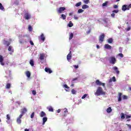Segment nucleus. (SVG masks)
<instances>
[{"instance_id": "obj_1", "label": "nucleus", "mask_w": 131, "mask_h": 131, "mask_svg": "<svg viewBox=\"0 0 131 131\" xmlns=\"http://www.w3.org/2000/svg\"><path fill=\"white\" fill-rule=\"evenodd\" d=\"M96 96H102L106 95V92L103 91V88L101 86L98 87L96 92L95 93Z\"/></svg>"}, {"instance_id": "obj_2", "label": "nucleus", "mask_w": 131, "mask_h": 131, "mask_svg": "<svg viewBox=\"0 0 131 131\" xmlns=\"http://www.w3.org/2000/svg\"><path fill=\"white\" fill-rule=\"evenodd\" d=\"M130 8H131V4H129L128 6L126 5H124L122 7V11H125L129 10Z\"/></svg>"}, {"instance_id": "obj_3", "label": "nucleus", "mask_w": 131, "mask_h": 131, "mask_svg": "<svg viewBox=\"0 0 131 131\" xmlns=\"http://www.w3.org/2000/svg\"><path fill=\"white\" fill-rule=\"evenodd\" d=\"M109 62L110 64H114L116 63V58H115V57L114 56H112L109 58Z\"/></svg>"}, {"instance_id": "obj_4", "label": "nucleus", "mask_w": 131, "mask_h": 131, "mask_svg": "<svg viewBox=\"0 0 131 131\" xmlns=\"http://www.w3.org/2000/svg\"><path fill=\"white\" fill-rule=\"evenodd\" d=\"M104 38H105V34L102 33L99 36V41L100 43H102L104 41Z\"/></svg>"}, {"instance_id": "obj_5", "label": "nucleus", "mask_w": 131, "mask_h": 131, "mask_svg": "<svg viewBox=\"0 0 131 131\" xmlns=\"http://www.w3.org/2000/svg\"><path fill=\"white\" fill-rule=\"evenodd\" d=\"M66 10V8L65 7H59L57 9V12L58 13V14H62L64 11Z\"/></svg>"}, {"instance_id": "obj_6", "label": "nucleus", "mask_w": 131, "mask_h": 131, "mask_svg": "<svg viewBox=\"0 0 131 131\" xmlns=\"http://www.w3.org/2000/svg\"><path fill=\"white\" fill-rule=\"evenodd\" d=\"M38 39L39 40H41L42 42H44L45 40H46V37H45V35L42 33L40 36L38 37Z\"/></svg>"}, {"instance_id": "obj_7", "label": "nucleus", "mask_w": 131, "mask_h": 131, "mask_svg": "<svg viewBox=\"0 0 131 131\" xmlns=\"http://www.w3.org/2000/svg\"><path fill=\"white\" fill-rule=\"evenodd\" d=\"M95 83L97 84V85H99V86L101 85H102V86H105V83H102L99 80H96Z\"/></svg>"}, {"instance_id": "obj_8", "label": "nucleus", "mask_w": 131, "mask_h": 131, "mask_svg": "<svg viewBox=\"0 0 131 131\" xmlns=\"http://www.w3.org/2000/svg\"><path fill=\"white\" fill-rule=\"evenodd\" d=\"M24 18L26 20H29L31 18V15L28 13H26L24 15Z\"/></svg>"}, {"instance_id": "obj_9", "label": "nucleus", "mask_w": 131, "mask_h": 131, "mask_svg": "<svg viewBox=\"0 0 131 131\" xmlns=\"http://www.w3.org/2000/svg\"><path fill=\"white\" fill-rule=\"evenodd\" d=\"M72 58V53L71 51H70L69 53L68 54L67 56V59L69 62H70V60H71Z\"/></svg>"}, {"instance_id": "obj_10", "label": "nucleus", "mask_w": 131, "mask_h": 131, "mask_svg": "<svg viewBox=\"0 0 131 131\" xmlns=\"http://www.w3.org/2000/svg\"><path fill=\"white\" fill-rule=\"evenodd\" d=\"M45 58H46V54L45 53H41L40 54L39 59L41 61L42 60H45Z\"/></svg>"}, {"instance_id": "obj_11", "label": "nucleus", "mask_w": 131, "mask_h": 131, "mask_svg": "<svg viewBox=\"0 0 131 131\" xmlns=\"http://www.w3.org/2000/svg\"><path fill=\"white\" fill-rule=\"evenodd\" d=\"M0 63L2 66L5 65V63H4V57L2 55H0Z\"/></svg>"}, {"instance_id": "obj_12", "label": "nucleus", "mask_w": 131, "mask_h": 131, "mask_svg": "<svg viewBox=\"0 0 131 131\" xmlns=\"http://www.w3.org/2000/svg\"><path fill=\"white\" fill-rule=\"evenodd\" d=\"M45 71H46V72H47V73H52L53 72V71H52L51 70V69L49 68H45Z\"/></svg>"}, {"instance_id": "obj_13", "label": "nucleus", "mask_w": 131, "mask_h": 131, "mask_svg": "<svg viewBox=\"0 0 131 131\" xmlns=\"http://www.w3.org/2000/svg\"><path fill=\"white\" fill-rule=\"evenodd\" d=\"M104 49H106V50H111V49H112V47L109 45V44H105L104 45Z\"/></svg>"}, {"instance_id": "obj_14", "label": "nucleus", "mask_w": 131, "mask_h": 131, "mask_svg": "<svg viewBox=\"0 0 131 131\" xmlns=\"http://www.w3.org/2000/svg\"><path fill=\"white\" fill-rule=\"evenodd\" d=\"M27 112V109L26 107H24L21 109V114H25Z\"/></svg>"}, {"instance_id": "obj_15", "label": "nucleus", "mask_w": 131, "mask_h": 131, "mask_svg": "<svg viewBox=\"0 0 131 131\" xmlns=\"http://www.w3.org/2000/svg\"><path fill=\"white\" fill-rule=\"evenodd\" d=\"M118 102H121V97H122V93H119L118 94Z\"/></svg>"}, {"instance_id": "obj_16", "label": "nucleus", "mask_w": 131, "mask_h": 131, "mask_svg": "<svg viewBox=\"0 0 131 131\" xmlns=\"http://www.w3.org/2000/svg\"><path fill=\"white\" fill-rule=\"evenodd\" d=\"M68 113V110L67 108H65L63 115V117H66V116L67 115V114Z\"/></svg>"}, {"instance_id": "obj_17", "label": "nucleus", "mask_w": 131, "mask_h": 131, "mask_svg": "<svg viewBox=\"0 0 131 131\" xmlns=\"http://www.w3.org/2000/svg\"><path fill=\"white\" fill-rule=\"evenodd\" d=\"M113 70H115L117 74H119V71L118 70V68L117 67H114L113 68Z\"/></svg>"}, {"instance_id": "obj_18", "label": "nucleus", "mask_w": 131, "mask_h": 131, "mask_svg": "<svg viewBox=\"0 0 131 131\" xmlns=\"http://www.w3.org/2000/svg\"><path fill=\"white\" fill-rule=\"evenodd\" d=\"M47 115V114H46V113H45L44 112H41L40 113V117H45V116H46Z\"/></svg>"}, {"instance_id": "obj_19", "label": "nucleus", "mask_w": 131, "mask_h": 131, "mask_svg": "<svg viewBox=\"0 0 131 131\" xmlns=\"http://www.w3.org/2000/svg\"><path fill=\"white\" fill-rule=\"evenodd\" d=\"M42 120H43L42 125H43L45 124V123H46V122H47V121H48V118L43 117L42 118Z\"/></svg>"}, {"instance_id": "obj_20", "label": "nucleus", "mask_w": 131, "mask_h": 131, "mask_svg": "<svg viewBox=\"0 0 131 131\" xmlns=\"http://www.w3.org/2000/svg\"><path fill=\"white\" fill-rule=\"evenodd\" d=\"M106 112L107 113H111V112H112V108H111V107H109L107 108Z\"/></svg>"}, {"instance_id": "obj_21", "label": "nucleus", "mask_w": 131, "mask_h": 131, "mask_svg": "<svg viewBox=\"0 0 131 131\" xmlns=\"http://www.w3.org/2000/svg\"><path fill=\"white\" fill-rule=\"evenodd\" d=\"M108 43H112L113 42V39L112 38H110L107 39Z\"/></svg>"}, {"instance_id": "obj_22", "label": "nucleus", "mask_w": 131, "mask_h": 131, "mask_svg": "<svg viewBox=\"0 0 131 131\" xmlns=\"http://www.w3.org/2000/svg\"><path fill=\"white\" fill-rule=\"evenodd\" d=\"M50 112H54V108L52 106H50L47 108Z\"/></svg>"}, {"instance_id": "obj_23", "label": "nucleus", "mask_w": 131, "mask_h": 131, "mask_svg": "<svg viewBox=\"0 0 131 131\" xmlns=\"http://www.w3.org/2000/svg\"><path fill=\"white\" fill-rule=\"evenodd\" d=\"M16 122H17V123H18V124H20L21 122H22V120H21V119L17 118L16 120Z\"/></svg>"}, {"instance_id": "obj_24", "label": "nucleus", "mask_w": 131, "mask_h": 131, "mask_svg": "<svg viewBox=\"0 0 131 131\" xmlns=\"http://www.w3.org/2000/svg\"><path fill=\"white\" fill-rule=\"evenodd\" d=\"M113 81L114 82L116 81V78L115 76L113 77L112 79H110L109 82H112Z\"/></svg>"}, {"instance_id": "obj_25", "label": "nucleus", "mask_w": 131, "mask_h": 131, "mask_svg": "<svg viewBox=\"0 0 131 131\" xmlns=\"http://www.w3.org/2000/svg\"><path fill=\"white\" fill-rule=\"evenodd\" d=\"M26 74L27 76V77H28L29 78V77H30V76L31 75V74L30 73V72L29 71H27L26 73Z\"/></svg>"}, {"instance_id": "obj_26", "label": "nucleus", "mask_w": 131, "mask_h": 131, "mask_svg": "<svg viewBox=\"0 0 131 131\" xmlns=\"http://www.w3.org/2000/svg\"><path fill=\"white\" fill-rule=\"evenodd\" d=\"M82 9H83V10H84L85 9H89V6H88L86 5H83L82 6Z\"/></svg>"}, {"instance_id": "obj_27", "label": "nucleus", "mask_w": 131, "mask_h": 131, "mask_svg": "<svg viewBox=\"0 0 131 131\" xmlns=\"http://www.w3.org/2000/svg\"><path fill=\"white\" fill-rule=\"evenodd\" d=\"M30 64L32 67L34 66V61L33 60L31 59L30 60Z\"/></svg>"}, {"instance_id": "obj_28", "label": "nucleus", "mask_w": 131, "mask_h": 131, "mask_svg": "<svg viewBox=\"0 0 131 131\" xmlns=\"http://www.w3.org/2000/svg\"><path fill=\"white\" fill-rule=\"evenodd\" d=\"M60 18L63 19V20H66V15L65 14H61Z\"/></svg>"}, {"instance_id": "obj_29", "label": "nucleus", "mask_w": 131, "mask_h": 131, "mask_svg": "<svg viewBox=\"0 0 131 131\" xmlns=\"http://www.w3.org/2000/svg\"><path fill=\"white\" fill-rule=\"evenodd\" d=\"M12 46H10L8 48V51L9 52H11V51L12 52V53H14V49H12Z\"/></svg>"}, {"instance_id": "obj_30", "label": "nucleus", "mask_w": 131, "mask_h": 131, "mask_svg": "<svg viewBox=\"0 0 131 131\" xmlns=\"http://www.w3.org/2000/svg\"><path fill=\"white\" fill-rule=\"evenodd\" d=\"M69 27H72L73 26V23H72V21H70L68 24Z\"/></svg>"}, {"instance_id": "obj_31", "label": "nucleus", "mask_w": 131, "mask_h": 131, "mask_svg": "<svg viewBox=\"0 0 131 131\" xmlns=\"http://www.w3.org/2000/svg\"><path fill=\"white\" fill-rule=\"evenodd\" d=\"M72 38H73V33H71L70 34V37H69L70 40H71V39H72Z\"/></svg>"}, {"instance_id": "obj_32", "label": "nucleus", "mask_w": 131, "mask_h": 131, "mask_svg": "<svg viewBox=\"0 0 131 131\" xmlns=\"http://www.w3.org/2000/svg\"><path fill=\"white\" fill-rule=\"evenodd\" d=\"M0 10H2V11L5 10V8H4V6H3V4H2V3H0Z\"/></svg>"}, {"instance_id": "obj_33", "label": "nucleus", "mask_w": 131, "mask_h": 131, "mask_svg": "<svg viewBox=\"0 0 131 131\" xmlns=\"http://www.w3.org/2000/svg\"><path fill=\"white\" fill-rule=\"evenodd\" d=\"M6 89H10V88H11V84L10 83H8L7 84H6Z\"/></svg>"}, {"instance_id": "obj_34", "label": "nucleus", "mask_w": 131, "mask_h": 131, "mask_svg": "<svg viewBox=\"0 0 131 131\" xmlns=\"http://www.w3.org/2000/svg\"><path fill=\"white\" fill-rule=\"evenodd\" d=\"M84 4L88 5L90 3V0H83Z\"/></svg>"}, {"instance_id": "obj_35", "label": "nucleus", "mask_w": 131, "mask_h": 131, "mask_svg": "<svg viewBox=\"0 0 131 131\" xmlns=\"http://www.w3.org/2000/svg\"><path fill=\"white\" fill-rule=\"evenodd\" d=\"M121 118L122 119H124L125 118V116L124 115V113H121Z\"/></svg>"}, {"instance_id": "obj_36", "label": "nucleus", "mask_w": 131, "mask_h": 131, "mask_svg": "<svg viewBox=\"0 0 131 131\" xmlns=\"http://www.w3.org/2000/svg\"><path fill=\"white\" fill-rule=\"evenodd\" d=\"M108 5V2H105L104 3L102 4V7H106Z\"/></svg>"}, {"instance_id": "obj_37", "label": "nucleus", "mask_w": 131, "mask_h": 131, "mask_svg": "<svg viewBox=\"0 0 131 131\" xmlns=\"http://www.w3.org/2000/svg\"><path fill=\"white\" fill-rule=\"evenodd\" d=\"M76 7H79L80 6H81V2H80L78 3H77L76 5H75Z\"/></svg>"}, {"instance_id": "obj_38", "label": "nucleus", "mask_w": 131, "mask_h": 131, "mask_svg": "<svg viewBox=\"0 0 131 131\" xmlns=\"http://www.w3.org/2000/svg\"><path fill=\"white\" fill-rule=\"evenodd\" d=\"M72 94L73 95H75L76 94V91L74 89H72Z\"/></svg>"}, {"instance_id": "obj_39", "label": "nucleus", "mask_w": 131, "mask_h": 131, "mask_svg": "<svg viewBox=\"0 0 131 131\" xmlns=\"http://www.w3.org/2000/svg\"><path fill=\"white\" fill-rule=\"evenodd\" d=\"M78 13H79V14L80 13H83V10L81 9H79L78 10Z\"/></svg>"}, {"instance_id": "obj_40", "label": "nucleus", "mask_w": 131, "mask_h": 131, "mask_svg": "<svg viewBox=\"0 0 131 131\" xmlns=\"http://www.w3.org/2000/svg\"><path fill=\"white\" fill-rule=\"evenodd\" d=\"M119 12V10H114L113 11V13H115V14H117Z\"/></svg>"}, {"instance_id": "obj_41", "label": "nucleus", "mask_w": 131, "mask_h": 131, "mask_svg": "<svg viewBox=\"0 0 131 131\" xmlns=\"http://www.w3.org/2000/svg\"><path fill=\"white\" fill-rule=\"evenodd\" d=\"M6 117L7 120H10V119H11V117H10V115H7Z\"/></svg>"}, {"instance_id": "obj_42", "label": "nucleus", "mask_w": 131, "mask_h": 131, "mask_svg": "<svg viewBox=\"0 0 131 131\" xmlns=\"http://www.w3.org/2000/svg\"><path fill=\"white\" fill-rule=\"evenodd\" d=\"M28 29L29 31H32V27H31V26H29Z\"/></svg>"}, {"instance_id": "obj_43", "label": "nucleus", "mask_w": 131, "mask_h": 131, "mask_svg": "<svg viewBox=\"0 0 131 131\" xmlns=\"http://www.w3.org/2000/svg\"><path fill=\"white\" fill-rule=\"evenodd\" d=\"M88 94H85L81 97V99H85V98H86Z\"/></svg>"}, {"instance_id": "obj_44", "label": "nucleus", "mask_w": 131, "mask_h": 131, "mask_svg": "<svg viewBox=\"0 0 131 131\" xmlns=\"http://www.w3.org/2000/svg\"><path fill=\"white\" fill-rule=\"evenodd\" d=\"M63 86H64L65 88V89H67L68 90H69V86H68V85H67V84H65L63 85Z\"/></svg>"}, {"instance_id": "obj_45", "label": "nucleus", "mask_w": 131, "mask_h": 131, "mask_svg": "<svg viewBox=\"0 0 131 131\" xmlns=\"http://www.w3.org/2000/svg\"><path fill=\"white\" fill-rule=\"evenodd\" d=\"M125 115L126 116V119H128V118H131V116H129V115H127L126 114H125Z\"/></svg>"}, {"instance_id": "obj_46", "label": "nucleus", "mask_w": 131, "mask_h": 131, "mask_svg": "<svg viewBox=\"0 0 131 131\" xmlns=\"http://www.w3.org/2000/svg\"><path fill=\"white\" fill-rule=\"evenodd\" d=\"M32 94L34 95V96H35V95H36V91L35 90H33Z\"/></svg>"}, {"instance_id": "obj_47", "label": "nucleus", "mask_w": 131, "mask_h": 131, "mask_svg": "<svg viewBox=\"0 0 131 131\" xmlns=\"http://www.w3.org/2000/svg\"><path fill=\"white\" fill-rule=\"evenodd\" d=\"M118 56H119V57H121V58H123V54L122 53L118 54Z\"/></svg>"}, {"instance_id": "obj_48", "label": "nucleus", "mask_w": 131, "mask_h": 131, "mask_svg": "<svg viewBox=\"0 0 131 131\" xmlns=\"http://www.w3.org/2000/svg\"><path fill=\"white\" fill-rule=\"evenodd\" d=\"M6 46H7V47H9V46H10V42L8 41H6Z\"/></svg>"}, {"instance_id": "obj_49", "label": "nucleus", "mask_w": 131, "mask_h": 131, "mask_svg": "<svg viewBox=\"0 0 131 131\" xmlns=\"http://www.w3.org/2000/svg\"><path fill=\"white\" fill-rule=\"evenodd\" d=\"M111 17H112V18H115V13H113L112 14H111Z\"/></svg>"}, {"instance_id": "obj_50", "label": "nucleus", "mask_w": 131, "mask_h": 131, "mask_svg": "<svg viewBox=\"0 0 131 131\" xmlns=\"http://www.w3.org/2000/svg\"><path fill=\"white\" fill-rule=\"evenodd\" d=\"M34 117V112H33L31 115V118H33Z\"/></svg>"}, {"instance_id": "obj_51", "label": "nucleus", "mask_w": 131, "mask_h": 131, "mask_svg": "<svg viewBox=\"0 0 131 131\" xmlns=\"http://www.w3.org/2000/svg\"><path fill=\"white\" fill-rule=\"evenodd\" d=\"M123 99L124 100H126V99H127V96H126V95H123Z\"/></svg>"}, {"instance_id": "obj_52", "label": "nucleus", "mask_w": 131, "mask_h": 131, "mask_svg": "<svg viewBox=\"0 0 131 131\" xmlns=\"http://www.w3.org/2000/svg\"><path fill=\"white\" fill-rule=\"evenodd\" d=\"M30 45H31V46H34V43H33V41H32V40L30 41Z\"/></svg>"}, {"instance_id": "obj_53", "label": "nucleus", "mask_w": 131, "mask_h": 131, "mask_svg": "<svg viewBox=\"0 0 131 131\" xmlns=\"http://www.w3.org/2000/svg\"><path fill=\"white\" fill-rule=\"evenodd\" d=\"M74 18L75 19V20H77L78 19V17H77V16L76 15H74Z\"/></svg>"}, {"instance_id": "obj_54", "label": "nucleus", "mask_w": 131, "mask_h": 131, "mask_svg": "<svg viewBox=\"0 0 131 131\" xmlns=\"http://www.w3.org/2000/svg\"><path fill=\"white\" fill-rule=\"evenodd\" d=\"M23 114L21 113V114L19 115V117L18 118H19V119H21L22 118V116H23Z\"/></svg>"}, {"instance_id": "obj_55", "label": "nucleus", "mask_w": 131, "mask_h": 131, "mask_svg": "<svg viewBox=\"0 0 131 131\" xmlns=\"http://www.w3.org/2000/svg\"><path fill=\"white\" fill-rule=\"evenodd\" d=\"M126 30L127 31H129V30H130V27H128V28H127L126 29Z\"/></svg>"}, {"instance_id": "obj_56", "label": "nucleus", "mask_w": 131, "mask_h": 131, "mask_svg": "<svg viewBox=\"0 0 131 131\" xmlns=\"http://www.w3.org/2000/svg\"><path fill=\"white\" fill-rule=\"evenodd\" d=\"M78 79V78L76 77V78H74L73 79V81H74L75 80H77Z\"/></svg>"}, {"instance_id": "obj_57", "label": "nucleus", "mask_w": 131, "mask_h": 131, "mask_svg": "<svg viewBox=\"0 0 131 131\" xmlns=\"http://www.w3.org/2000/svg\"><path fill=\"white\" fill-rule=\"evenodd\" d=\"M16 104H18L19 105H21V102L20 101H16Z\"/></svg>"}, {"instance_id": "obj_58", "label": "nucleus", "mask_w": 131, "mask_h": 131, "mask_svg": "<svg viewBox=\"0 0 131 131\" xmlns=\"http://www.w3.org/2000/svg\"><path fill=\"white\" fill-rule=\"evenodd\" d=\"M74 68H75V69H77L78 68V66L74 65Z\"/></svg>"}, {"instance_id": "obj_59", "label": "nucleus", "mask_w": 131, "mask_h": 131, "mask_svg": "<svg viewBox=\"0 0 131 131\" xmlns=\"http://www.w3.org/2000/svg\"><path fill=\"white\" fill-rule=\"evenodd\" d=\"M126 125L128 126V127H129V128H131V125L130 124H126Z\"/></svg>"}, {"instance_id": "obj_60", "label": "nucleus", "mask_w": 131, "mask_h": 131, "mask_svg": "<svg viewBox=\"0 0 131 131\" xmlns=\"http://www.w3.org/2000/svg\"><path fill=\"white\" fill-rule=\"evenodd\" d=\"M117 8H118V6H117V5H114V9H117Z\"/></svg>"}, {"instance_id": "obj_61", "label": "nucleus", "mask_w": 131, "mask_h": 131, "mask_svg": "<svg viewBox=\"0 0 131 131\" xmlns=\"http://www.w3.org/2000/svg\"><path fill=\"white\" fill-rule=\"evenodd\" d=\"M57 113H60L61 112V110L58 109V110L57 111Z\"/></svg>"}, {"instance_id": "obj_62", "label": "nucleus", "mask_w": 131, "mask_h": 131, "mask_svg": "<svg viewBox=\"0 0 131 131\" xmlns=\"http://www.w3.org/2000/svg\"><path fill=\"white\" fill-rule=\"evenodd\" d=\"M86 33H87V34L91 33V30H89L88 32H86Z\"/></svg>"}, {"instance_id": "obj_63", "label": "nucleus", "mask_w": 131, "mask_h": 131, "mask_svg": "<svg viewBox=\"0 0 131 131\" xmlns=\"http://www.w3.org/2000/svg\"><path fill=\"white\" fill-rule=\"evenodd\" d=\"M122 49H121V48H119V52H120V53H121L122 51Z\"/></svg>"}, {"instance_id": "obj_64", "label": "nucleus", "mask_w": 131, "mask_h": 131, "mask_svg": "<svg viewBox=\"0 0 131 131\" xmlns=\"http://www.w3.org/2000/svg\"><path fill=\"white\" fill-rule=\"evenodd\" d=\"M25 131H29V129H27L26 128V129H25Z\"/></svg>"}]
</instances>
